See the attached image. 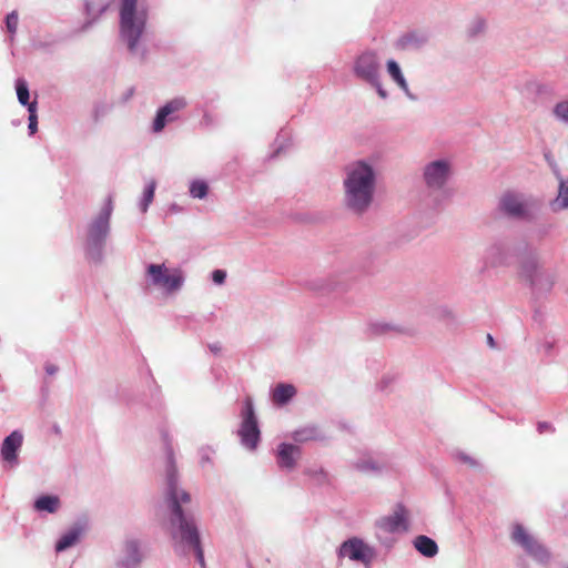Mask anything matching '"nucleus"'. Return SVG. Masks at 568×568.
I'll use <instances>...</instances> for the list:
<instances>
[{"label": "nucleus", "mask_w": 568, "mask_h": 568, "mask_svg": "<svg viewBox=\"0 0 568 568\" xmlns=\"http://www.w3.org/2000/svg\"><path fill=\"white\" fill-rule=\"evenodd\" d=\"M166 452V488L165 496L170 508V516L166 524V531L171 545L179 556L194 554L196 561L205 568L204 551L201 544V535L195 517L183 509L189 504L191 496L178 487V475L174 454L168 434H163Z\"/></svg>", "instance_id": "f257e3e1"}, {"label": "nucleus", "mask_w": 568, "mask_h": 568, "mask_svg": "<svg viewBox=\"0 0 568 568\" xmlns=\"http://www.w3.org/2000/svg\"><path fill=\"white\" fill-rule=\"evenodd\" d=\"M377 173L365 161H356L345 169L343 179L345 207L354 214H364L371 207L376 190Z\"/></svg>", "instance_id": "f03ea898"}, {"label": "nucleus", "mask_w": 568, "mask_h": 568, "mask_svg": "<svg viewBox=\"0 0 568 568\" xmlns=\"http://www.w3.org/2000/svg\"><path fill=\"white\" fill-rule=\"evenodd\" d=\"M149 20L148 6L139 0H120L119 36L129 53L143 60L146 55L144 36Z\"/></svg>", "instance_id": "7ed1b4c3"}, {"label": "nucleus", "mask_w": 568, "mask_h": 568, "mask_svg": "<svg viewBox=\"0 0 568 568\" xmlns=\"http://www.w3.org/2000/svg\"><path fill=\"white\" fill-rule=\"evenodd\" d=\"M112 212L113 203L111 197H108L87 226L85 253L91 261L100 262L103 257L105 242L111 231Z\"/></svg>", "instance_id": "20e7f679"}, {"label": "nucleus", "mask_w": 568, "mask_h": 568, "mask_svg": "<svg viewBox=\"0 0 568 568\" xmlns=\"http://www.w3.org/2000/svg\"><path fill=\"white\" fill-rule=\"evenodd\" d=\"M146 277L151 285L161 290L165 294L178 293L185 281L184 273L181 268H170L164 263L149 264L146 266Z\"/></svg>", "instance_id": "39448f33"}, {"label": "nucleus", "mask_w": 568, "mask_h": 568, "mask_svg": "<svg viewBox=\"0 0 568 568\" xmlns=\"http://www.w3.org/2000/svg\"><path fill=\"white\" fill-rule=\"evenodd\" d=\"M241 416L242 422L237 430V434L241 438V444L245 448L254 450L258 445L261 432L254 412L253 402L250 397H247L244 402Z\"/></svg>", "instance_id": "423d86ee"}, {"label": "nucleus", "mask_w": 568, "mask_h": 568, "mask_svg": "<svg viewBox=\"0 0 568 568\" xmlns=\"http://www.w3.org/2000/svg\"><path fill=\"white\" fill-rule=\"evenodd\" d=\"M377 538L386 547H392L394 539H383L382 534H397L405 532L408 530L407 510L398 504L395 506L393 513L388 516H384L376 521Z\"/></svg>", "instance_id": "0eeeda50"}, {"label": "nucleus", "mask_w": 568, "mask_h": 568, "mask_svg": "<svg viewBox=\"0 0 568 568\" xmlns=\"http://www.w3.org/2000/svg\"><path fill=\"white\" fill-rule=\"evenodd\" d=\"M353 72L359 80L368 84H377V78H381V60L378 54L372 50H366L358 54L353 63Z\"/></svg>", "instance_id": "6e6552de"}, {"label": "nucleus", "mask_w": 568, "mask_h": 568, "mask_svg": "<svg viewBox=\"0 0 568 568\" xmlns=\"http://www.w3.org/2000/svg\"><path fill=\"white\" fill-rule=\"evenodd\" d=\"M514 542L520 545L525 551L541 564H548L550 560L549 550L530 535L523 525L516 524L511 531Z\"/></svg>", "instance_id": "1a4fd4ad"}, {"label": "nucleus", "mask_w": 568, "mask_h": 568, "mask_svg": "<svg viewBox=\"0 0 568 568\" xmlns=\"http://www.w3.org/2000/svg\"><path fill=\"white\" fill-rule=\"evenodd\" d=\"M338 557L348 558L367 567L374 561L376 550L363 539L353 537L342 542Z\"/></svg>", "instance_id": "9d476101"}, {"label": "nucleus", "mask_w": 568, "mask_h": 568, "mask_svg": "<svg viewBox=\"0 0 568 568\" xmlns=\"http://www.w3.org/2000/svg\"><path fill=\"white\" fill-rule=\"evenodd\" d=\"M145 557L144 542L136 538L124 541L122 556L118 561L119 568H139Z\"/></svg>", "instance_id": "9b49d317"}, {"label": "nucleus", "mask_w": 568, "mask_h": 568, "mask_svg": "<svg viewBox=\"0 0 568 568\" xmlns=\"http://www.w3.org/2000/svg\"><path fill=\"white\" fill-rule=\"evenodd\" d=\"M186 106V100L182 97H178L166 102L161 106L153 121L152 129L155 133L161 132L168 123H171L178 119V112Z\"/></svg>", "instance_id": "f8f14e48"}, {"label": "nucleus", "mask_w": 568, "mask_h": 568, "mask_svg": "<svg viewBox=\"0 0 568 568\" xmlns=\"http://www.w3.org/2000/svg\"><path fill=\"white\" fill-rule=\"evenodd\" d=\"M301 448L293 444L282 443L276 449V463L281 469L293 470L301 458Z\"/></svg>", "instance_id": "ddd939ff"}, {"label": "nucleus", "mask_w": 568, "mask_h": 568, "mask_svg": "<svg viewBox=\"0 0 568 568\" xmlns=\"http://www.w3.org/2000/svg\"><path fill=\"white\" fill-rule=\"evenodd\" d=\"M23 443V435L20 430H13L3 439L1 445V457L9 464H17L18 452Z\"/></svg>", "instance_id": "4468645a"}, {"label": "nucleus", "mask_w": 568, "mask_h": 568, "mask_svg": "<svg viewBox=\"0 0 568 568\" xmlns=\"http://www.w3.org/2000/svg\"><path fill=\"white\" fill-rule=\"evenodd\" d=\"M450 166L447 161H434L428 164V189L442 187L448 180Z\"/></svg>", "instance_id": "2eb2a0df"}, {"label": "nucleus", "mask_w": 568, "mask_h": 568, "mask_svg": "<svg viewBox=\"0 0 568 568\" xmlns=\"http://www.w3.org/2000/svg\"><path fill=\"white\" fill-rule=\"evenodd\" d=\"M353 466L356 470L364 474H379L388 468L385 459L371 454L358 457Z\"/></svg>", "instance_id": "dca6fc26"}, {"label": "nucleus", "mask_w": 568, "mask_h": 568, "mask_svg": "<svg viewBox=\"0 0 568 568\" xmlns=\"http://www.w3.org/2000/svg\"><path fill=\"white\" fill-rule=\"evenodd\" d=\"M501 210L509 216L524 217L527 214V205L521 197L514 193H506L500 199Z\"/></svg>", "instance_id": "f3484780"}, {"label": "nucleus", "mask_w": 568, "mask_h": 568, "mask_svg": "<svg viewBox=\"0 0 568 568\" xmlns=\"http://www.w3.org/2000/svg\"><path fill=\"white\" fill-rule=\"evenodd\" d=\"M85 531V525L81 523L74 524L70 529L61 535L55 544V551L61 552L73 547Z\"/></svg>", "instance_id": "a211bd4d"}, {"label": "nucleus", "mask_w": 568, "mask_h": 568, "mask_svg": "<svg viewBox=\"0 0 568 568\" xmlns=\"http://www.w3.org/2000/svg\"><path fill=\"white\" fill-rule=\"evenodd\" d=\"M109 8V3L103 0H85L84 9L87 14V22L83 26V30L90 28L93 22L98 20Z\"/></svg>", "instance_id": "6ab92c4d"}, {"label": "nucleus", "mask_w": 568, "mask_h": 568, "mask_svg": "<svg viewBox=\"0 0 568 568\" xmlns=\"http://www.w3.org/2000/svg\"><path fill=\"white\" fill-rule=\"evenodd\" d=\"M311 288L321 294H328L332 292L341 291L342 283L337 275H331L327 277L314 280L311 283Z\"/></svg>", "instance_id": "aec40b11"}, {"label": "nucleus", "mask_w": 568, "mask_h": 568, "mask_svg": "<svg viewBox=\"0 0 568 568\" xmlns=\"http://www.w3.org/2000/svg\"><path fill=\"white\" fill-rule=\"evenodd\" d=\"M296 394V388L292 384H278L272 392V399L277 405H285Z\"/></svg>", "instance_id": "412c9836"}, {"label": "nucleus", "mask_w": 568, "mask_h": 568, "mask_svg": "<svg viewBox=\"0 0 568 568\" xmlns=\"http://www.w3.org/2000/svg\"><path fill=\"white\" fill-rule=\"evenodd\" d=\"M292 438L296 443H306L310 440H320V439H323L324 437L317 427L306 426V427L295 430L292 434Z\"/></svg>", "instance_id": "4be33fe9"}, {"label": "nucleus", "mask_w": 568, "mask_h": 568, "mask_svg": "<svg viewBox=\"0 0 568 568\" xmlns=\"http://www.w3.org/2000/svg\"><path fill=\"white\" fill-rule=\"evenodd\" d=\"M59 506H60V499L57 496L44 495V496L39 497L34 501V508L38 511H47V513L53 514L59 509Z\"/></svg>", "instance_id": "5701e85b"}, {"label": "nucleus", "mask_w": 568, "mask_h": 568, "mask_svg": "<svg viewBox=\"0 0 568 568\" xmlns=\"http://www.w3.org/2000/svg\"><path fill=\"white\" fill-rule=\"evenodd\" d=\"M387 72L390 75V78L398 84V87L407 94L410 95L408 92V84L402 73L399 64L395 60H388L387 61Z\"/></svg>", "instance_id": "b1692460"}, {"label": "nucleus", "mask_w": 568, "mask_h": 568, "mask_svg": "<svg viewBox=\"0 0 568 568\" xmlns=\"http://www.w3.org/2000/svg\"><path fill=\"white\" fill-rule=\"evenodd\" d=\"M156 189V182L155 180H150L148 184L145 185L142 197L139 202V207L142 213H145L150 206V204L153 202L154 193Z\"/></svg>", "instance_id": "393cba45"}, {"label": "nucleus", "mask_w": 568, "mask_h": 568, "mask_svg": "<svg viewBox=\"0 0 568 568\" xmlns=\"http://www.w3.org/2000/svg\"><path fill=\"white\" fill-rule=\"evenodd\" d=\"M538 264L535 260H528L521 266V276H524L527 281H529L532 285L538 284L537 273H538Z\"/></svg>", "instance_id": "a878e982"}, {"label": "nucleus", "mask_w": 568, "mask_h": 568, "mask_svg": "<svg viewBox=\"0 0 568 568\" xmlns=\"http://www.w3.org/2000/svg\"><path fill=\"white\" fill-rule=\"evenodd\" d=\"M189 192L193 199L202 200L206 197L209 193V185L204 180H193L190 183Z\"/></svg>", "instance_id": "bb28decb"}, {"label": "nucleus", "mask_w": 568, "mask_h": 568, "mask_svg": "<svg viewBox=\"0 0 568 568\" xmlns=\"http://www.w3.org/2000/svg\"><path fill=\"white\" fill-rule=\"evenodd\" d=\"M16 90H17L18 101L22 105H26L28 108V104H30L31 102H29L30 93H29V88H28V83L26 82V80L18 79L16 81Z\"/></svg>", "instance_id": "cd10ccee"}, {"label": "nucleus", "mask_w": 568, "mask_h": 568, "mask_svg": "<svg viewBox=\"0 0 568 568\" xmlns=\"http://www.w3.org/2000/svg\"><path fill=\"white\" fill-rule=\"evenodd\" d=\"M28 112H29V134L33 135L38 130V115H37V101H32L30 104H28Z\"/></svg>", "instance_id": "c85d7f7f"}, {"label": "nucleus", "mask_w": 568, "mask_h": 568, "mask_svg": "<svg viewBox=\"0 0 568 568\" xmlns=\"http://www.w3.org/2000/svg\"><path fill=\"white\" fill-rule=\"evenodd\" d=\"M396 377L390 374H385L377 382L376 387L383 393H390L394 388Z\"/></svg>", "instance_id": "c756f323"}, {"label": "nucleus", "mask_w": 568, "mask_h": 568, "mask_svg": "<svg viewBox=\"0 0 568 568\" xmlns=\"http://www.w3.org/2000/svg\"><path fill=\"white\" fill-rule=\"evenodd\" d=\"M557 203L561 209H568V180H559Z\"/></svg>", "instance_id": "7c9ffc66"}, {"label": "nucleus", "mask_w": 568, "mask_h": 568, "mask_svg": "<svg viewBox=\"0 0 568 568\" xmlns=\"http://www.w3.org/2000/svg\"><path fill=\"white\" fill-rule=\"evenodd\" d=\"M371 331L375 334H386L388 332H399V329L387 322H374L369 325Z\"/></svg>", "instance_id": "2f4dec72"}, {"label": "nucleus", "mask_w": 568, "mask_h": 568, "mask_svg": "<svg viewBox=\"0 0 568 568\" xmlns=\"http://www.w3.org/2000/svg\"><path fill=\"white\" fill-rule=\"evenodd\" d=\"M18 22H19V17H18L17 11L10 12L6 18V28H7V31L11 34V37H10L11 41L13 40V37L17 32Z\"/></svg>", "instance_id": "473e14b6"}, {"label": "nucleus", "mask_w": 568, "mask_h": 568, "mask_svg": "<svg viewBox=\"0 0 568 568\" xmlns=\"http://www.w3.org/2000/svg\"><path fill=\"white\" fill-rule=\"evenodd\" d=\"M555 114L565 121H568V101H562L555 106Z\"/></svg>", "instance_id": "72a5a7b5"}, {"label": "nucleus", "mask_w": 568, "mask_h": 568, "mask_svg": "<svg viewBox=\"0 0 568 568\" xmlns=\"http://www.w3.org/2000/svg\"><path fill=\"white\" fill-rule=\"evenodd\" d=\"M226 280V272L224 270H214L212 272V281L216 285H223Z\"/></svg>", "instance_id": "f704fd0d"}, {"label": "nucleus", "mask_w": 568, "mask_h": 568, "mask_svg": "<svg viewBox=\"0 0 568 568\" xmlns=\"http://www.w3.org/2000/svg\"><path fill=\"white\" fill-rule=\"evenodd\" d=\"M415 548L423 555L426 556V535H420L415 540Z\"/></svg>", "instance_id": "c9c22d12"}, {"label": "nucleus", "mask_w": 568, "mask_h": 568, "mask_svg": "<svg viewBox=\"0 0 568 568\" xmlns=\"http://www.w3.org/2000/svg\"><path fill=\"white\" fill-rule=\"evenodd\" d=\"M210 454H211V450L209 448H202L200 450V457H201V465L202 466H204L205 463H210L211 462Z\"/></svg>", "instance_id": "e433bc0d"}, {"label": "nucleus", "mask_w": 568, "mask_h": 568, "mask_svg": "<svg viewBox=\"0 0 568 568\" xmlns=\"http://www.w3.org/2000/svg\"><path fill=\"white\" fill-rule=\"evenodd\" d=\"M437 551H438L437 544L433 539L428 538V557L435 556L437 554Z\"/></svg>", "instance_id": "4c0bfd02"}, {"label": "nucleus", "mask_w": 568, "mask_h": 568, "mask_svg": "<svg viewBox=\"0 0 568 568\" xmlns=\"http://www.w3.org/2000/svg\"><path fill=\"white\" fill-rule=\"evenodd\" d=\"M371 85L377 90V93L382 99H385L387 97V92L382 87L381 78H377V84H371Z\"/></svg>", "instance_id": "58836bf2"}, {"label": "nucleus", "mask_w": 568, "mask_h": 568, "mask_svg": "<svg viewBox=\"0 0 568 568\" xmlns=\"http://www.w3.org/2000/svg\"><path fill=\"white\" fill-rule=\"evenodd\" d=\"M45 372L49 375H53V374H55L58 372V367L55 365H53V364H47L45 365Z\"/></svg>", "instance_id": "ea45409f"}, {"label": "nucleus", "mask_w": 568, "mask_h": 568, "mask_svg": "<svg viewBox=\"0 0 568 568\" xmlns=\"http://www.w3.org/2000/svg\"><path fill=\"white\" fill-rule=\"evenodd\" d=\"M487 344L491 347V348H495L496 347V343H495V339L494 337L490 335V334H487Z\"/></svg>", "instance_id": "a19ab883"}, {"label": "nucleus", "mask_w": 568, "mask_h": 568, "mask_svg": "<svg viewBox=\"0 0 568 568\" xmlns=\"http://www.w3.org/2000/svg\"><path fill=\"white\" fill-rule=\"evenodd\" d=\"M210 349L213 353H217L221 351V346L219 344H212V345H210Z\"/></svg>", "instance_id": "79ce46f5"}, {"label": "nucleus", "mask_w": 568, "mask_h": 568, "mask_svg": "<svg viewBox=\"0 0 568 568\" xmlns=\"http://www.w3.org/2000/svg\"><path fill=\"white\" fill-rule=\"evenodd\" d=\"M465 462L469 463L471 466H475L476 463L471 460L470 458H465Z\"/></svg>", "instance_id": "37998d69"}, {"label": "nucleus", "mask_w": 568, "mask_h": 568, "mask_svg": "<svg viewBox=\"0 0 568 568\" xmlns=\"http://www.w3.org/2000/svg\"><path fill=\"white\" fill-rule=\"evenodd\" d=\"M282 149H283V146H282V145H280V146L276 149L275 153H276V154H278V153L282 151Z\"/></svg>", "instance_id": "c03bdc74"}, {"label": "nucleus", "mask_w": 568, "mask_h": 568, "mask_svg": "<svg viewBox=\"0 0 568 568\" xmlns=\"http://www.w3.org/2000/svg\"><path fill=\"white\" fill-rule=\"evenodd\" d=\"M478 26H479V30H481L484 28V22L483 21H478Z\"/></svg>", "instance_id": "a18cd8bd"}]
</instances>
